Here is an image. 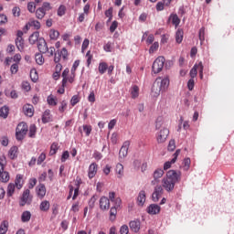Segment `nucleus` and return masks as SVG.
<instances>
[{"label":"nucleus","instance_id":"f257e3e1","mask_svg":"<svg viewBox=\"0 0 234 234\" xmlns=\"http://www.w3.org/2000/svg\"><path fill=\"white\" fill-rule=\"evenodd\" d=\"M182 172H176V170H169L166 173L165 177L162 179V187L167 191V193H171L173 189H175L176 184L181 180Z\"/></svg>","mask_w":234,"mask_h":234},{"label":"nucleus","instance_id":"f03ea898","mask_svg":"<svg viewBox=\"0 0 234 234\" xmlns=\"http://www.w3.org/2000/svg\"><path fill=\"white\" fill-rule=\"evenodd\" d=\"M168 87L169 78L165 77L164 79H162L159 77L155 80V81L153 84L151 94L154 98H158L161 92H165V90H167Z\"/></svg>","mask_w":234,"mask_h":234},{"label":"nucleus","instance_id":"7ed1b4c3","mask_svg":"<svg viewBox=\"0 0 234 234\" xmlns=\"http://www.w3.org/2000/svg\"><path fill=\"white\" fill-rule=\"evenodd\" d=\"M165 63V58L164 57H158L153 63L152 66V72H154V74H158L160 72H162L163 69H164V64Z\"/></svg>","mask_w":234,"mask_h":234},{"label":"nucleus","instance_id":"20e7f679","mask_svg":"<svg viewBox=\"0 0 234 234\" xmlns=\"http://www.w3.org/2000/svg\"><path fill=\"white\" fill-rule=\"evenodd\" d=\"M162 195H164V187L162 186H156L152 194L153 202H158L162 198Z\"/></svg>","mask_w":234,"mask_h":234},{"label":"nucleus","instance_id":"39448f33","mask_svg":"<svg viewBox=\"0 0 234 234\" xmlns=\"http://www.w3.org/2000/svg\"><path fill=\"white\" fill-rule=\"evenodd\" d=\"M167 136H169V129L163 128L157 133V142H158V144H164V142H165V140H167Z\"/></svg>","mask_w":234,"mask_h":234},{"label":"nucleus","instance_id":"423d86ee","mask_svg":"<svg viewBox=\"0 0 234 234\" xmlns=\"http://www.w3.org/2000/svg\"><path fill=\"white\" fill-rule=\"evenodd\" d=\"M32 197H30V190L26 189L22 195L20 206H25L26 204H31Z\"/></svg>","mask_w":234,"mask_h":234},{"label":"nucleus","instance_id":"0eeeda50","mask_svg":"<svg viewBox=\"0 0 234 234\" xmlns=\"http://www.w3.org/2000/svg\"><path fill=\"white\" fill-rule=\"evenodd\" d=\"M37 48L41 54H47L48 52V46L47 45V41L45 38L40 37L37 42Z\"/></svg>","mask_w":234,"mask_h":234},{"label":"nucleus","instance_id":"6e6552de","mask_svg":"<svg viewBox=\"0 0 234 234\" xmlns=\"http://www.w3.org/2000/svg\"><path fill=\"white\" fill-rule=\"evenodd\" d=\"M129 145H131V142L125 141L119 152V158H125L129 153Z\"/></svg>","mask_w":234,"mask_h":234},{"label":"nucleus","instance_id":"1a4fd4ad","mask_svg":"<svg viewBox=\"0 0 234 234\" xmlns=\"http://www.w3.org/2000/svg\"><path fill=\"white\" fill-rule=\"evenodd\" d=\"M180 154V150H176V153L173 154V158L171 161H167L164 165V170L167 171V169H171V165L176 162L178 155Z\"/></svg>","mask_w":234,"mask_h":234},{"label":"nucleus","instance_id":"9d476101","mask_svg":"<svg viewBox=\"0 0 234 234\" xmlns=\"http://www.w3.org/2000/svg\"><path fill=\"white\" fill-rule=\"evenodd\" d=\"M111 207V201H109V197H101L100 199V208L102 210L109 209Z\"/></svg>","mask_w":234,"mask_h":234},{"label":"nucleus","instance_id":"9b49d317","mask_svg":"<svg viewBox=\"0 0 234 234\" xmlns=\"http://www.w3.org/2000/svg\"><path fill=\"white\" fill-rule=\"evenodd\" d=\"M97 173H98V165L96 163H92L89 166V171H88L89 178H94Z\"/></svg>","mask_w":234,"mask_h":234},{"label":"nucleus","instance_id":"f8f14e48","mask_svg":"<svg viewBox=\"0 0 234 234\" xmlns=\"http://www.w3.org/2000/svg\"><path fill=\"white\" fill-rule=\"evenodd\" d=\"M160 209L161 207L157 204H151L147 207V213L149 215H158V213H160Z\"/></svg>","mask_w":234,"mask_h":234},{"label":"nucleus","instance_id":"ddd939ff","mask_svg":"<svg viewBox=\"0 0 234 234\" xmlns=\"http://www.w3.org/2000/svg\"><path fill=\"white\" fill-rule=\"evenodd\" d=\"M23 112L26 116H29V118H32V116H34V106L31 104H26L23 106Z\"/></svg>","mask_w":234,"mask_h":234},{"label":"nucleus","instance_id":"4468645a","mask_svg":"<svg viewBox=\"0 0 234 234\" xmlns=\"http://www.w3.org/2000/svg\"><path fill=\"white\" fill-rule=\"evenodd\" d=\"M129 226H130V229H132L133 233H138V231H140V226H141L140 220L130 221Z\"/></svg>","mask_w":234,"mask_h":234},{"label":"nucleus","instance_id":"2eb2a0df","mask_svg":"<svg viewBox=\"0 0 234 234\" xmlns=\"http://www.w3.org/2000/svg\"><path fill=\"white\" fill-rule=\"evenodd\" d=\"M37 195L38 198L45 197V195H47V188L45 187V185L40 184L38 186H37Z\"/></svg>","mask_w":234,"mask_h":234},{"label":"nucleus","instance_id":"dca6fc26","mask_svg":"<svg viewBox=\"0 0 234 234\" xmlns=\"http://www.w3.org/2000/svg\"><path fill=\"white\" fill-rule=\"evenodd\" d=\"M27 131H28V127L25 122H20L16 127V132L21 133L22 134H27Z\"/></svg>","mask_w":234,"mask_h":234},{"label":"nucleus","instance_id":"f3484780","mask_svg":"<svg viewBox=\"0 0 234 234\" xmlns=\"http://www.w3.org/2000/svg\"><path fill=\"white\" fill-rule=\"evenodd\" d=\"M39 32L36 31L29 37L30 45H36V42L39 43Z\"/></svg>","mask_w":234,"mask_h":234},{"label":"nucleus","instance_id":"a211bd4d","mask_svg":"<svg viewBox=\"0 0 234 234\" xmlns=\"http://www.w3.org/2000/svg\"><path fill=\"white\" fill-rule=\"evenodd\" d=\"M137 204L138 206H144V204H145V191L142 190L139 192Z\"/></svg>","mask_w":234,"mask_h":234},{"label":"nucleus","instance_id":"6ab92c4d","mask_svg":"<svg viewBox=\"0 0 234 234\" xmlns=\"http://www.w3.org/2000/svg\"><path fill=\"white\" fill-rule=\"evenodd\" d=\"M45 16H47V11H45V9H43V7H38L36 10L37 19H43V17H45Z\"/></svg>","mask_w":234,"mask_h":234},{"label":"nucleus","instance_id":"aec40b11","mask_svg":"<svg viewBox=\"0 0 234 234\" xmlns=\"http://www.w3.org/2000/svg\"><path fill=\"white\" fill-rule=\"evenodd\" d=\"M176 41L180 44L184 41V31L182 29H177L176 32Z\"/></svg>","mask_w":234,"mask_h":234},{"label":"nucleus","instance_id":"412c9836","mask_svg":"<svg viewBox=\"0 0 234 234\" xmlns=\"http://www.w3.org/2000/svg\"><path fill=\"white\" fill-rule=\"evenodd\" d=\"M15 186L18 189H21L23 187V176L21 175H16V180H15Z\"/></svg>","mask_w":234,"mask_h":234},{"label":"nucleus","instance_id":"4be33fe9","mask_svg":"<svg viewBox=\"0 0 234 234\" xmlns=\"http://www.w3.org/2000/svg\"><path fill=\"white\" fill-rule=\"evenodd\" d=\"M8 156L11 160H14V158H17V146H13L10 148L8 152Z\"/></svg>","mask_w":234,"mask_h":234},{"label":"nucleus","instance_id":"5701e85b","mask_svg":"<svg viewBox=\"0 0 234 234\" xmlns=\"http://www.w3.org/2000/svg\"><path fill=\"white\" fill-rule=\"evenodd\" d=\"M40 211H48L50 209V203L48 200H44L39 206Z\"/></svg>","mask_w":234,"mask_h":234},{"label":"nucleus","instance_id":"b1692460","mask_svg":"<svg viewBox=\"0 0 234 234\" xmlns=\"http://www.w3.org/2000/svg\"><path fill=\"white\" fill-rule=\"evenodd\" d=\"M32 218L30 211H24L21 216L22 222H29Z\"/></svg>","mask_w":234,"mask_h":234},{"label":"nucleus","instance_id":"393cba45","mask_svg":"<svg viewBox=\"0 0 234 234\" xmlns=\"http://www.w3.org/2000/svg\"><path fill=\"white\" fill-rule=\"evenodd\" d=\"M115 173L118 174V178H122L123 176V165L117 164L115 167Z\"/></svg>","mask_w":234,"mask_h":234},{"label":"nucleus","instance_id":"a878e982","mask_svg":"<svg viewBox=\"0 0 234 234\" xmlns=\"http://www.w3.org/2000/svg\"><path fill=\"white\" fill-rule=\"evenodd\" d=\"M198 68H200L199 64H195L194 67L191 69L190 77L192 80H195V78H197V74H198Z\"/></svg>","mask_w":234,"mask_h":234},{"label":"nucleus","instance_id":"bb28decb","mask_svg":"<svg viewBox=\"0 0 234 234\" xmlns=\"http://www.w3.org/2000/svg\"><path fill=\"white\" fill-rule=\"evenodd\" d=\"M43 123H48L50 122V110H46L42 115Z\"/></svg>","mask_w":234,"mask_h":234},{"label":"nucleus","instance_id":"cd10ccee","mask_svg":"<svg viewBox=\"0 0 234 234\" xmlns=\"http://www.w3.org/2000/svg\"><path fill=\"white\" fill-rule=\"evenodd\" d=\"M16 192V185L14 183H10L7 186V197H12Z\"/></svg>","mask_w":234,"mask_h":234},{"label":"nucleus","instance_id":"c85d7f7f","mask_svg":"<svg viewBox=\"0 0 234 234\" xmlns=\"http://www.w3.org/2000/svg\"><path fill=\"white\" fill-rule=\"evenodd\" d=\"M16 45L18 50L21 52L23 48H25V40L23 38H16Z\"/></svg>","mask_w":234,"mask_h":234},{"label":"nucleus","instance_id":"c756f323","mask_svg":"<svg viewBox=\"0 0 234 234\" xmlns=\"http://www.w3.org/2000/svg\"><path fill=\"white\" fill-rule=\"evenodd\" d=\"M8 231V221H3L0 225V234H6Z\"/></svg>","mask_w":234,"mask_h":234},{"label":"nucleus","instance_id":"7c9ffc66","mask_svg":"<svg viewBox=\"0 0 234 234\" xmlns=\"http://www.w3.org/2000/svg\"><path fill=\"white\" fill-rule=\"evenodd\" d=\"M164 176V170L163 169H156L154 172V180H160Z\"/></svg>","mask_w":234,"mask_h":234},{"label":"nucleus","instance_id":"2f4dec72","mask_svg":"<svg viewBox=\"0 0 234 234\" xmlns=\"http://www.w3.org/2000/svg\"><path fill=\"white\" fill-rule=\"evenodd\" d=\"M49 37L53 41H56L58 39V37H59V31H58L56 29H51L49 32Z\"/></svg>","mask_w":234,"mask_h":234},{"label":"nucleus","instance_id":"473e14b6","mask_svg":"<svg viewBox=\"0 0 234 234\" xmlns=\"http://www.w3.org/2000/svg\"><path fill=\"white\" fill-rule=\"evenodd\" d=\"M99 72L100 74H105V72H107V69H108V65L106 62H101L99 64Z\"/></svg>","mask_w":234,"mask_h":234},{"label":"nucleus","instance_id":"72a5a7b5","mask_svg":"<svg viewBox=\"0 0 234 234\" xmlns=\"http://www.w3.org/2000/svg\"><path fill=\"white\" fill-rule=\"evenodd\" d=\"M58 149H59V146H58V143H53L50 146L49 154L50 156H54L58 153Z\"/></svg>","mask_w":234,"mask_h":234},{"label":"nucleus","instance_id":"f704fd0d","mask_svg":"<svg viewBox=\"0 0 234 234\" xmlns=\"http://www.w3.org/2000/svg\"><path fill=\"white\" fill-rule=\"evenodd\" d=\"M8 180H10V174H8V172H3L2 174H0V181L6 183L8 182Z\"/></svg>","mask_w":234,"mask_h":234},{"label":"nucleus","instance_id":"c9c22d12","mask_svg":"<svg viewBox=\"0 0 234 234\" xmlns=\"http://www.w3.org/2000/svg\"><path fill=\"white\" fill-rule=\"evenodd\" d=\"M131 94H132V98H138L139 94H140V88H138V86H133L132 88V90H131Z\"/></svg>","mask_w":234,"mask_h":234},{"label":"nucleus","instance_id":"e433bc0d","mask_svg":"<svg viewBox=\"0 0 234 234\" xmlns=\"http://www.w3.org/2000/svg\"><path fill=\"white\" fill-rule=\"evenodd\" d=\"M8 107L4 106L0 109V117L1 118H8Z\"/></svg>","mask_w":234,"mask_h":234},{"label":"nucleus","instance_id":"4c0bfd02","mask_svg":"<svg viewBox=\"0 0 234 234\" xmlns=\"http://www.w3.org/2000/svg\"><path fill=\"white\" fill-rule=\"evenodd\" d=\"M170 19H172V23L175 27H178L180 25V18L178 17V15H171Z\"/></svg>","mask_w":234,"mask_h":234},{"label":"nucleus","instance_id":"58836bf2","mask_svg":"<svg viewBox=\"0 0 234 234\" xmlns=\"http://www.w3.org/2000/svg\"><path fill=\"white\" fill-rule=\"evenodd\" d=\"M35 59L36 62L37 63V65H43V63H45V58H43V55L37 53L35 55Z\"/></svg>","mask_w":234,"mask_h":234},{"label":"nucleus","instance_id":"ea45409f","mask_svg":"<svg viewBox=\"0 0 234 234\" xmlns=\"http://www.w3.org/2000/svg\"><path fill=\"white\" fill-rule=\"evenodd\" d=\"M190 165H191V159L190 158H185L184 162H183L184 171H189Z\"/></svg>","mask_w":234,"mask_h":234},{"label":"nucleus","instance_id":"a19ab883","mask_svg":"<svg viewBox=\"0 0 234 234\" xmlns=\"http://www.w3.org/2000/svg\"><path fill=\"white\" fill-rule=\"evenodd\" d=\"M206 28L205 27H201L199 29V40L201 42V45L202 43H204V41H206Z\"/></svg>","mask_w":234,"mask_h":234},{"label":"nucleus","instance_id":"79ce46f5","mask_svg":"<svg viewBox=\"0 0 234 234\" xmlns=\"http://www.w3.org/2000/svg\"><path fill=\"white\" fill-rule=\"evenodd\" d=\"M118 213V208L112 207L110 210V220H114L116 218V214Z\"/></svg>","mask_w":234,"mask_h":234},{"label":"nucleus","instance_id":"37998d69","mask_svg":"<svg viewBox=\"0 0 234 234\" xmlns=\"http://www.w3.org/2000/svg\"><path fill=\"white\" fill-rule=\"evenodd\" d=\"M66 12H67V7L64 5H59V7L58 8V16L59 17H63Z\"/></svg>","mask_w":234,"mask_h":234},{"label":"nucleus","instance_id":"c03bdc74","mask_svg":"<svg viewBox=\"0 0 234 234\" xmlns=\"http://www.w3.org/2000/svg\"><path fill=\"white\" fill-rule=\"evenodd\" d=\"M37 133L36 124H31L29 126V138H35Z\"/></svg>","mask_w":234,"mask_h":234},{"label":"nucleus","instance_id":"a18cd8bd","mask_svg":"<svg viewBox=\"0 0 234 234\" xmlns=\"http://www.w3.org/2000/svg\"><path fill=\"white\" fill-rule=\"evenodd\" d=\"M45 160H47V154L45 153L40 154L37 161V165H41V164L44 163Z\"/></svg>","mask_w":234,"mask_h":234},{"label":"nucleus","instance_id":"49530a36","mask_svg":"<svg viewBox=\"0 0 234 234\" xmlns=\"http://www.w3.org/2000/svg\"><path fill=\"white\" fill-rule=\"evenodd\" d=\"M27 10L28 12H30L31 14H34V12H36V3L34 2H29L27 4Z\"/></svg>","mask_w":234,"mask_h":234},{"label":"nucleus","instance_id":"de8ad7c7","mask_svg":"<svg viewBox=\"0 0 234 234\" xmlns=\"http://www.w3.org/2000/svg\"><path fill=\"white\" fill-rule=\"evenodd\" d=\"M162 125H164V117H158L155 122V128L161 129Z\"/></svg>","mask_w":234,"mask_h":234},{"label":"nucleus","instance_id":"09e8293b","mask_svg":"<svg viewBox=\"0 0 234 234\" xmlns=\"http://www.w3.org/2000/svg\"><path fill=\"white\" fill-rule=\"evenodd\" d=\"M158 47H160V45L158 44V42H154L149 49V54H154V52H156L158 50Z\"/></svg>","mask_w":234,"mask_h":234},{"label":"nucleus","instance_id":"8fccbe9b","mask_svg":"<svg viewBox=\"0 0 234 234\" xmlns=\"http://www.w3.org/2000/svg\"><path fill=\"white\" fill-rule=\"evenodd\" d=\"M30 78H31L32 81H34V83H36V81H37L38 77H37V71L36 69L31 70Z\"/></svg>","mask_w":234,"mask_h":234},{"label":"nucleus","instance_id":"3c124183","mask_svg":"<svg viewBox=\"0 0 234 234\" xmlns=\"http://www.w3.org/2000/svg\"><path fill=\"white\" fill-rule=\"evenodd\" d=\"M48 105H52V106L58 105V101H56V98H54L52 95H49L48 97Z\"/></svg>","mask_w":234,"mask_h":234},{"label":"nucleus","instance_id":"603ef678","mask_svg":"<svg viewBox=\"0 0 234 234\" xmlns=\"http://www.w3.org/2000/svg\"><path fill=\"white\" fill-rule=\"evenodd\" d=\"M83 131L86 133V136H90V133H92V126L83 125Z\"/></svg>","mask_w":234,"mask_h":234},{"label":"nucleus","instance_id":"864d4df0","mask_svg":"<svg viewBox=\"0 0 234 234\" xmlns=\"http://www.w3.org/2000/svg\"><path fill=\"white\" fill-rule=\"evenodd\" d=\"M31 27H34V28H36V30H39L41 28V23H39V21L37 20H33L30 23Z\"/></svg>","mask_w":234,"mask_h":234},{"label":"nucleus","instance_id":"5fc2aeb1","mask_svg":"<svg viewBox=\"0 0 234 234\" xmlns=\"http://www.w3.org/2000/svg\"><path fill=\"white\" fill-rule=\"evenodd\" d=\"M96 200H98V197L96 196H92L91 198L89 200V207L90 209L94 207V204H96Z\"/></svg>","mask_w":234,"mask_h":234},{"label":"nucleus","instance_id":"6e6d98bb","mask_svg":"<svg viewBox=\"0 0 234 234\" xmlns=\"http://www.w3.org/2000/svg\"><path fill=\"white\" fill-rule=\"evenodd\" d=\"M12 12H13V16L15 17H19V16H21V9L19 7H17V6L14 7L12 9Z\"/></svg>","mask_w":234,"mask_h":234},{"label":"nucleus","instance_id":"4d7b16f0","mask_svg":"<svg viewBox=\"0 0 234 234\" xmlns=\"http://www.w3.org/2000/svg\"><path fill=\"white\" fill-rule=\"evenodd\" d=\"M70 156V154H69V151H65L63 152L62 155H61V162L65 163L67 162V160H69V157Z\"/></svg>","mask_w":234,"mask_h":234},{"label":"nucleus","instance_id":"13d9d810","mask_svg":"<svg viewBox=\"0 0 234 234\" xmlns=\"http://www.w3.org/2000/svg\"><path fill=\"white\" fill-rule=\"evenodd\" d=\"M120 234H129V227L127 225H122L120 228Z\"/></svg>","mask_w":234,"mask_h":234},{"label":"nucleus","instance_id":"bf43d9fd","mask_svg":"<svg viewBox=\"0 0 234 234\" xmlns=\"http://www.w3.org/2000/svg\"><path fill=\"white\" fill-rule=\"evenodd\" d=\"M37 184V179H36V178H31V179L29 180L28 188H29V189H34V187L36 186Z\"/></svg>","mask_w":234,"mask_h":234},{"label":"nucleus","instance_id":"052dcab7","mask_svg":"<svg viewBox=\"0 0 234 234\" xmlns=\"http://www.w3.org/2000/svg\"><path fill=\"white\" fill-rule=\"evenodd\" d=\"M22 89H24V90L28 92L30 90V89H31L30 83L28 81H23L22 82Z\"/></svg>","mask_w":234,"mask_h":234},{"label":"nucleus","instance_id":"680f3d73","mask_svg":"<svg viewBox=\"0 0 234 234\" xmlns=\"http://www.w3.org/2000/svg\"><path fill=\"white\" fill-rule=\"evenodd\" d=\"M80 67V60H75L71 68V74H76V69Z\"/></svg>","mask_w":234,"mask_h":234},{"label":"nucleus","instance_id":"e2e57ef3","mask_svg":"<svg viewBox=\"0 0 234 234\" xmlns=\"http://www.w3.org/2000/svg\"><path fill=\"white\" fill-rule=\"evenodd\" d=\"M112 43L108 42L103 46V50H105V52H112Z\"/></svg>","mask_w":234,"mask_h":234},{"label":"nucleus","instance_id":"0e129e2a","mask_svg":"<svg viewBox=\"0 0 234 234\" xmlns=\"http://www.w3.org/2000/svg\"><path fill=\"white\" fill-rule=\"evenodd\" d=\"M89 43H90L89 38H85L81 47L82 52H85V50H87V48H89Z\"/></svg>","mask_w":234,"mask_h":234},{"label":"nucleus","instance_id":"69168bd1","mask_svg":"<svg viewBox=\"0 0 234 234\" xmlns=\"http://www.w3.org/2000/svg\"><path fill=\"white\" fill-rule=\"evenodd\" d=\"M41 8H43V10H45V12H47L48 10H52V6L50 5V3H48V2H44Z\"/></svg>","mask_w":234,"mask_h":234},{"label":"nucleus","instance_id":"338daca9","mask_svg":"<svg viewBox=\"0 0 234 234\" xmlns=\"http://www.w3.org/2000/svg\"><path fill=\"white\" fill-rule=\"evenodd\" d=\"M114 205L113 207H120L122 205V199L120 197H116L113 201H112Z\"/></svg>","mask_w":234,"mask_h":234},{"label":"nucleus","instance_id":"774afa93","mask_svg":"<svg viewBox=\"0 0 234 234\" xmlns=\"http://www.w3.org/2000/svg\"><path fill=\"white\" fill-rule=\"evenodd\" d=\"M174 149H176V145L175 144V140H170L168 144V151H173Z\"/></svg>","mask_w":234,"mask_h":234}]
</instances>
